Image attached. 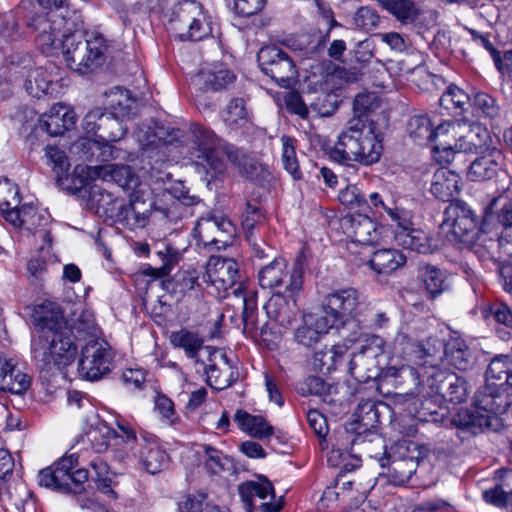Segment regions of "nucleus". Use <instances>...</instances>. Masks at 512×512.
<instances>
[{"label": "nucleus", "mask_w": 512, "mask_h": 512, "mask_svg": "<svg viewBox=\"0 0 512 512\" xmlns=\"http://www.w3.org/2000/svg\"><path fill=\"white\" fill-rule=\"evenodd\" d=\"M32 317L37 331L31 340V354L37 367L49 371L53 367L70 365L75 359L77 345L67 335V321L61 307L44 302L35 308Z\"/></svg>", "instance_id": "obj_1"}, {"label": "nucleus", "mask_w": 512, "mask_h": 512, "mask_svg": "<svg viewBox=\"0 0 512 512\" xmlns=\"http://www.w3.org/2000/svg\"><path fill=\"white\" fill-rule=\"evenodd\" d=\"M62 20L52 21L47 15H39L32 20V26L38 32L35 41L44 54H53L62 49L67 65L79 74H86L104 61L108 46L100 34H91L82 40L80 34L71 33L59 39V27Z\"/></svg>", "instance_id": "obj_2"}, {"label": "nucleus", "mask_w": 512, "mask_h": 512, "mask_svg": "<svg viewBox=\"0 0 512 512\" xmlns=\"http://www.w3.org/2000/svg\"><path fill=\"white\" fill-rule=\"evenodd\" d=\"M189 141L190 154L196 159V164L204 170L208 182L218 179L225 173L223 155H226L239 173L246 178L255 179L262 170L261 165L253 157L224 142L213 130L205 126L192 124L189 129Z\"/></svg>", "instance_id": "obj_3"}, {"label": "nucleus", "mask_w": 512, "mask_h": 512, "mask_svg": "<svg viewBox=\"0 0 512 512\" xmlns=\"http://www.w3.org/2000/svg\"><path fill=\"white\" fill-rule=\"evenodd\" d=\"M381 139L375 132V124L361 117H352L330 150V158L345 165L348 173L355 171L352 161L364 165L376 163L382 154Z\"/></svg>", "instance_id": "obj_4"}, {"label": "nucleus", "mask_w": 512, "mask_h": 512, "mask_svg": "<svg viewBox=\"0 0 512 512\" xmlns=\"http://www.w3.org/2000/svg\"><path fill=\"white\" fill-rule=\"evenodd\" d=\"M507 402L497 383H486L477 390L472 409H460L453 417L452 424L458 429L459 437L477 435L485 431H497L502 427L499 414L505 412Z\"/></svg>", "instance_id": "obj_5"}, {"label": "nucleus", "mask_w": 512, "mask_h": 512, "mask_svg": "<svg viewBox=\"0 0 512 512\" xmlns=\"http://www.w3.org/2000/svg\"><path fill=\"white\" fill-rule=\"evenodd\" d=\"M19 190L16 184L8 179L0 180V210L4 218L15 227H26L34 230V235L50 245V231L45 228L48 218L38 213L33 206L19 207Z\"/></svg>", "instance_id": "obj_6"}, {"label": "nucleus", "mask_w": 512, "mask_h": 512, "mask_svg": "<svg viewBox=\"0 0 512 512\" xmlns=\"http://www.w3.org/2000/svg\"><path fill=\"white\" fill-rule=\"evenodd\" d=\"M170 15L169 29L180 40L200 41L212 33L209 17L194 0L179 2Z\"/></svg>", "instance_id": "obj_7"}, {"label": "nucleus", "mask_w": 512, "mask_h": 512, "mask_svg": "<svg viewBox=\"0 0 512 512\" xmlns=\"http://www.w3.org/2000/svg\"><path fill=\"white\" fill-rule=\"evenodd\" d=\"M380 413L376 403L372 400H362L357 405L353 420L345 426V433L351 437L352 446H361L363 453L372 452V446L384 449V441L377 435L375 429L379 424Z\"/></svg>", "instance_id": "obj_8"}, {"label": "nucleus", "mask_w": 512, "mask_h": 512, "mask_svg": "<svg viewBox=\"0 0 512 512\" xmlns=\"http://www.w3.org/2000/svg\"><path fill=\"white\" fill-rule=\"evenodd\" d=\"M77 465L78 457L75 454L65 455L52 466L41 470L38 482L59 492L81 493L89 476L86 469H76Z\"/></svg>", "instance_id": "obj_9"}, {"label": "nucleus", "mask_w": 512, "mask_h": 512, "mask_svg": "<svg viewBox=\"0 0 512 512\" xmlns=\"http://www.w3.org/2000/svg\"><path fill=\"white\" fill-rule=\"evenodd\" d=\"M325 316L333 323V327H343L351 320L362 322V313L367 305L361 300L360 293L351 287L337 289L329 293L324 300Z\"/></svg>", "instance_id": "obj_10"}, {"label": "nucleus", "mask_w": 512, "mask_h": 512, "mask_svg": "<svg viewBox=\"0 0 512 512\" xmlns=\"http://www.w3.org/2000/svg\"><path fill=\"white\" fill-rule=\"evenodd\" d=\"M257 61L261 70L283 88H289L297 78L294 60L275 45L262 47L257 54Z\"/></svg>", "instance_id": "obj_11"}, {"label": "nucleus", "mask_w": 512, "mask_h": 512, "mask_svg": "<svg viewBox=\"0 0 512 512\" xmlns=\"http://www.w3.org/2000/svg\"><path fill=\"white\" fill-rule=\"evenodd\" d=\"M114 359L112 348L103 339L88 340L82 348L78 372L86 380L96 381L108 374Z\"/></svg>", "instance_id": "obj_12"}, {"label": "nucleus", "mask_w": 512, "mask_h": 512, "mask_svg": "<svg viewBox=\"0 0 512 512\" xmlns=\"http://www.w3.org/2000/svg\"><path fill=\"white\" fill-rule=\"evenodd\" d=\"M124 119L105 109L96 107L87 112L82 120L86 134L96 136V141L117 142L127 133Z\"/></svg>", "instance_id": "obj_13"}, {"label": "nucleus", "mask_w": 512, "mask_h": 512, "mask_svg": "<svg viewBox=\"0 0 512 512\" xmlns=\"http://www.w3.org/2000/svg\"><path fill=\"white\" fill-rule=\"evenodd\" d=\"M153 207L166 217L171 214L170 208L158 206L148 196L145 197L144 191L131 193L129 203L119 208L116 221L129 230L144 228L148 224Z\"/></svg>", "instance_id": "obj_14"}, {"label": "nucleus", "mask_w": 512, "mask_h": 512, "mask_svg": "<svg viewBox=\"0 0 512 512\" xmlns=\"http://www.w3.org/2000/svg\"><path fill=\"white\" fill-rule=\"evenodd\" d=\"M239 267L232 258L211 256L202 275L203 282L215 288L219 297H225L229 289L238 286Z\"/></svg>", "instance_id": "obj_15"}, {"label": "nucleus", "mask_w": 512, "mask_h": 512, "mask_svg": "<svg viewBox=\"0 0 512 512\" xmlns=\"http://www.w3.org/2000/svg\"><path fill=\"white\" fill-rule=\"evenodd\" d=\"M382 339L373 337L371 344L363 345L349 361V374L360 383L379 376L378 357L382 354Z\"/></svg>", "instance_id": "obj_16"}, {"label": "nucleus", "mask_w": 512, "mask_h": 512, "mask_svg": "<svg viewBox=\"0 0 512 512\" xmlns=\"http://www.w3.org/2000/svg\"><path fill=\"white\" fill-rule=\"evenodd\" d=\"M234 234V226L231 221L221 216L201 217L193 230V236L197 241V245L203 247L218 244L226 246L229 244Z\"/></svg>", "instance_id": "obj_17"}, {"label": "nucleus", "mask_w": 512, "mask_h": 512, "mask_svg": "<svg viewBox=\"0 0 512 512\" xmlns=\"http://www.w3.org/2000/svg\"><path fill=\"white\" fill-rule=\"evenodd\" d=\"M428 395L437 394L445 400L459 404L468 397V385L464 378L453 372L433 370L427 377Z\"/></svg>", "instance_id": "obj_18"}, {"label": "nucleus", "mask_w": 512, "mask_h": 512, "mask_svg": "<svg viewBox=\"0 0 512 512\" xmlns=\"http://www.w3.org/2000/svg\"><path fill=\"white\" fill-rule=\"evenodd\" d=\"M92 179H102L107 182H114L123 190L131 193L140 192L137 188L140 186L139 178L134 174L131 167L127 165L107 164L94 167H83L77 165L74 173L83 174Z\"/></svg>", "instance_id": "obj_19"}, {"label": "nucleus", "mask_w": 512, "mask_h": 512, "mask_svg": "<svg viewBox=\"0 0 512 512\" xmlns=\"http://www.w3.org/2000/svg\"><path fill=\"white\" fill-rule=\"evenodd\" d=\"M496 220L499 231H496L497 241L512 242V196L501 194L490 202L482 221L481 230H490V224Z\"/></svg>", "instance_id": "obj_20"}, {"label": "nucleus", "mask_w": 512, "mask_h": 512, "mask_svg": "<svg viewBox=\"0 0 512 512\" xmlns=\"http://www.w3.org/2000/svg\"><path fill=\"white\" fill-rule=\"evenodd\" d=\"M392 347L395 354L420 364L425 358L436 357L442 350L443 342L437 337H429L425 342H415L401 329L396 334Z\"/></svg>", "instance_id": "obj_21"}, {"label": "nucleus", "mask_w": 512, "mask_h": 512, "mask_svg": "<svg viewBox=\"0 0 512 512\" xmlns=\"http://www.w3.org/2000/svg\"><path fill=\"white\" fill-rule=\"evenodd\" d=\"M238 490L249 511L254 507L256 497L263 501L260 505L262 512H279L282 508L280 501H272L275 498L274 487L267 478H259L258 481H246L240 484Z\"/></svg>", "instance_id": "obj_22"}, {"label": "nucleus", "mask_w": 512, "mask_h": 512, "mask_svg": "<svg viewBox=\"0 0 512 512\" xmlns=\"http://www.w3.org/2000/svg\"><path fill=\"white\" fill-rule=\"evenodd\" d=\"M465 126L454 143V153H482L491 149L493 142L489 130L479 123H461Z\"/></svg>", "instance_id": "obj_23"}, {"label": "nucleus", "mask_w": 512, "mask_h": 512, "mask_svg": "<svg viewBox=\"0 0 512 512\" xmlns=\"http://www.w3.org/2000/svg\"><path fill=\"white\" fill-rule=\"evenodd\" d=\"M343 226L352 241L361 245H374L381 236L378 224L364 214L344 217Z\"/></svg>", "instance_id": "obj_24"}, {"label": "nucleus", "mask_w": 512, "mask_h": 512, "mask_svg": "<svg viewBox=\"0 0 512 512\" xmlns=\"http://www.w3.org/2000/svg\"><path fill=\"white\" fill-rule=\"evenodd\" d=\"M200 364L207 375V383L216 390H223L236 380L226 355L218 350L210 353L207 364L204 362Z\"/></svg>", "instance_id": "obj_25"}, {"label": "nucleus", "mask_w": 512, "mask_h": 512, "mask_svg": "<svg viewBox=\"0 0 512 512\" xmlns=\"http://www.w3.org/2000/svg\"><path fill=\"white\" fill-rule=\"evenodd\" d=\"M331 328H334L333 323L328 317L304 314L302 324L295 330L294 339L299 345L310 348L320 342Z\"/></svg>", "instance_id": "obj_26"}, {"label": "nucleus", "mask_w": 512, "mask_h": 512, "mask_svg": "<svg viewBox=\"0 0 512 512\" xmlns=\"http://www.w3.org/2000/svg\"><path fill=\"white\" fill-rule=\"evenodd\" d=\"M480 154L469 166L468 177L472 181L492 179L504 166L505 157L500 149L492 147Z\"/></svg>", "instance_id": "obj_27"}, {"label": "nucleus", "mask_w": 512, "mask_h": 512, "mask_svg": "<svg viewBox=\"0 0 512 512\" xmlns=\"http://www.w3.org/2000/svg\"><path fill=\"white\" fill-rule=\"evenodd\" d=\"M383 9L402 25H413L422 15H437L434 10L423 9L415 0H376Z\"/></svg>", "instance_id": "obj_28"}, {"label": "nucleus", "mask_w": 512, "mask_h": 512, "mask_svg": "<svg viewBox=\"0 0 512 512\" xmlns=\"http://www.w3.org/2000/svg\"><path fill=\"white\" fill-rule=\"evenodd\" d=\"M267 317L279 326L287 328L298 313L297 299L272 294L264 306Z\"/></svg>", "instance_id": "obj_29"}, {"label": "nucleus", "mask_w": 512, "mask_h": 512, "mask_svg": "<svg viewBox=\"0 0 512 512\" xmlns=\"http://www.w3.org/2000/svg\"><path fill=\"white\" fill-rule=\"evenodd\" d=\"M30 377L12 359L0 358V390L22 394L30 387Z\"/></svg>", "instance_id": "obj_30"}, {"label": "nucleus", "mask_w": 512, "mask_h": 512, "mask_svg": "<svg viewBox=\"0 0 512 512\" xmlns=\"http://www.w3.org/2000/svg\"><path fill=\"white\" fill-rule=\"evenodd\" d=\"M444 356L447 362L461 371L470 370L477 361L475 351L459 337H451L443 343Z\"/></svg>", "instance_id": "obj_31"}, {"label": "nucleus", "mask_w": 512, "mask_h": 512, "mask_svg": "<svg viewBox=\"0 0 512 512\" xmlns=\"http://www.w3.org/2000/svg\"><path fill=\"white\" fill-rule=\"evenodd\" d=\"M138 460L148 473L156 474L167 465L168 455L154 435L145 434L142 435V449L139 451Z\"/></svg>", "instance_id": "obj_32"}, {"label": "nucleus", "mask_w": 512, "mask_h": 512, "mask_svg": "<svg viewBox=\"0 0 512 512\" xmlns=\"http://www.w3.org/2000/svg\"><path fill=\"white\" fill-rule=\"evenodd\" d=\"M76 122L75 113L68 107L58 103L41 117L43 129L51 136H58L70 130Z\"/></svg>", "instance_id": "obj_33"}, {"label": "nucleus", "mask_w": 512, "mask_h": 512, "mask_svg": "<svg viewBox=\"0 0 512 512\" xmlns=\"http://www.w3.org/2000/svg\"><path fill=\"white\" fill-rule=\"evenodd\" d=\"M381 450V453L372 454V452H370L366 454L371 458L377 459L382 468L387 467L385 475L388 477L390 483L394 485H403L408 482L415 472V465L413 461L408 459H397L390 462V458L386 456L385 448Z\"/></svg>", "instance_id": "obj_34"}, {"label": "nucleus", "mask_w": 512, "mask_h": 512, "mask_svg": "<svg viewBox=\"0 0 512 512\" xmlns=\"http://www.w3.org/2000/svg\"><path fill=\"white\" fill-rule=\"evenodd\" d=\"M465 126L459 121H445L437 127H433V138L435 142L434 150L437 153H444V160L449 162L450 157L454 155V143Z\"/></svg>", "instance_id": "obj_35"}, {"label": "nucleus", "mask_w": 512, "mask_h": 512, "mask_svg": "<svg viewBox=\"0 0 512 512\" xmlns=\"http://www.w3.org/2000/svg\"><path fill=\"white\" fill-rule=\"evenodd\" d=\"M99 327L97 326L92 311L80 309L73 312L67 321V335L74 340L98 339Z\"/></svg>", "instance_id": "obj_36"}, {"label": "nucleus", "mask_w": 512, "mask_h": 512, "mask_svg": "<svg viewBox=\"0 0 512 512\" xmlns=\"http://www.w3.org/2000/svg\"><path fill=\"white\" fill-rule=\"evenodd\" d=\"M234 421L242 431L253 438L270 441L275 436V428L260 415H251L244 410H237Z\"/></svg>", "instance_id": "obj_37"}, {"label": "nucleus", "mask_w": 512, "mask_h": 512, "mask_svg": "<svg viewBox=\"0 0 512 512\" xmlns=\"http://www.w3.org/2000/svg\"><path fill=\"white\" fill-rule=\"evenodd\" d=\"M395 241L404 249L427 254L432 252V244L428 235L420 230L412 228V221L405 227L397 226L395 229Z\"/></svg>", "instance_id": "obj_38"}, {"label": "nucleus", "mask_w": 512, "mask_h": 512, "mask_svg": "<svg viewBox=\"0 0 512 512\" xmlns=\"http://www.w3.org/2000/svg\"><path fill=\"white\" fill-rule=\"evenodd\" d=\"M368 208L374 209L375 212L386 213L393 225L403 226L409 224V218H412L410 211L396 206L392 199L379 192H373L368 197Z\"/></svg>", "instance_id": "obj_39"}, {"label": "nucleus", "mask_w": 512, "mask_h": 512, "mask_svg": "<svg viewBox=\"0 0 512 512\" xmlns=\"http://www.w3.org/2000/svg\"><path fill=\"white\" fill-rule=\"evenodd\" d=\"M460 177L453 171L438 169L431 183V193L443 202H451L459 193Z\"/></svg>", "instance_id": "obj_40"}, {"label": "nucleus", "mask_w": 512, "mask_h": 512, "mask_svg": "<svg viewBox=\"0 0 512 512\" xmlns=\"http://www.w3.org/2000/svg\"><path fill=\"white\" fill-rule=\"evenodd\" d=\"M303 284L304 269L301 260L297 259L293 266L286 270L272 294H280L281 296L298 300Z\"/></svg>", "instance_id": "obj_41"}, {"label": "nucleus", "mask_w": 512, "mask_h": 512, "mask_svg": "<svg viewBox=\"0 0 512 512\" xmlns=\"http://www.w3.org/2000/svg\"><path fill=\"white\" fill-rule=\"evenodd\" d=\"M117 427L120 434L115 445L121 448L116 450L115 457L120 461L130 458L138 459L139 451L142 449V436L137 438L134 429L128 424L118 422Z\"/></svg>", "instance_id": "obj_42"}, {"label": "nucleus", "mask_w": 512, "mask_h": 512, "mask_svg": "<svg viewBox=\"0 0 512 512\" xmlns=\"http://www.w3.org/2000/svg\"><path fill=\"white\" fill-rule=\"evenodd\" d=\"M169 340L174 348L182 349L187 358L195 360L196 364L200 363L198 354L204 346V340L197 332L181 328L171 332Z\"/></svg>", "instance_id": "obj_43"}, {"label": "nucleus", "mask_w": 512, "mask_h": 512, "mask_svg": "<svg viewBox=\"0 0 512 512\" xmlns=\"http://www.w3.org/2000/svg\"><path fill=\"white\" fill-rule=\"evenodd\" d=\"M106 104L115 115L122 119H129L134 114L135 99L130 92L120 86L113 87L104 92Z\"/></svg>", "instance_id": "obj_44"}, {"label": "nucleus", "mask_w": 512, "mask_h": 512, "mask_svg": "<svg viewBox=\"0 0 512 512\" xmlns=\"http://www.w3.org/2000/svg\"><path fill=\"white\" fill-rule=\"evenodd\" d=\"M406 257L396 249L375 251L369 261L371 268L378 274H389L404 265Z\"/></svg>", "instance_id": "obj_45"}, {"label": "nucleus", "mask_w": 512, "mask_h": 512, "mask_svg": "<svg viewBox=\"0 0 512 512\" xmlns=\"http://www.w3.org/2000/svg\"><path fill=\"white\" fill-rule=\"evenodd\" d=\"M346 352L347 347L344 345L325 347L314 353L311 362L312 367L321 373H330L336 369L337 364L343 359Z\"/></svg>", "instance_id": "obj_46"}, {"label": "nucleus", "mask_w": 512, "mask_h": 512, "mask_svg": "<svg viewBox=\"0 0 512 512\" xmlns=\"http://www.w3.org/2000/svg\"><path fill=\"white\" fill-rule=\"evenodd\" d=\"M163 129L157 131H142L137 132V139L142 145L143 149L148 150L150 147L160 148L161 146H179L181 145V131L173 130L166 133Z\"/></svg>", "instance_id": "obj_47"}, {"label": "nucleus", "mask_w": 512, "mask_h": 512, "mask_svg": "<svg viewBox=\"0 0 512 512\" xmlns=\"http://www.w3.org/2000/svg\"><path fill=\"white\" fill-rule=\"evenodd\" d=\"M287 269V263L283 258L274 257L270 263L262 266L258 271L260 287L272 293Z\"/></svg>", "instance_id": "obj_48"}, {"label": "nucleus", "mask_w": 512, "mask_h": 512, "mask_svg": "<svg viewBox=\"0 0 512 512\" xmlns=\"http://www.w3.org/2000/svg\"><path fill=\"white\" fill-rule=\"evenodd\" d=\"M51 83L50 73L42 67H36L28 71L23 85L29 95L40 98L47 94Z\"/></svg>", "instance_id": "obj_49"}, {"label": "nucleus", "mask_w": 512, "mask_h": 512, "mask_svg": "<svg viewBox=\"0 0 512 512\" xmlns=\"http://www.w3.org/2000/svg\"><path fill=\"white\" fill-rule=\"evenodd\" d=\"M421 278L427 293L433 298L449 288L445 273L435 266L423 267Z\"/></svg>", "instance_id": "obj_50"}, {"label": "nucleus", "mask_w": 512, "mask_h": 512, "mask_svg": "<svg viewBox=\"0 0 512 512\" xmlns=\"http://www.w3.org/2000/svg\"><path fill=\"white\" fill-rule=\"evenodd\" d=\"M409 136L419 145L433 138V123L427 115H413L407 124Z\"/></svg>", "instance_id": "obj_51"}, {"label": "nucleus", "mask_w": 512, "mask_h": 512, "mask_svg": "<svg viewBox=\"0 0 512 512\" xmlns=\"http://www.w3.org/2000/svg\"><path fill=\"white\" fill-rule=\"evenodd\" d=\"M199 78L203 81L206 90L219 91L228 88L234 82L235 75L232 71L221 67L219 69L201 71Z\"/></svg>", "instance_id": "obj_52"}, {"label": "nucleus", "mask_w": 512, "mask_h": 512, "mask_svg": "<svg viewBox=\"0 0 512 512\" xmlns=\"http://www.w3.org/2000/svg\"><path fill=\"white\" fill-rule=\"evenodd\" d=\"M223 120L230 129L244 127L249 121L245 101L242 98L231 99L224 110Z\"/></svg>", "instance_id": "obj_53"}, {"label": "nucleus", "mask_w": 512, "mask_h": 512, "mask_svg": "<svg viewBox=\"0 0 512 512\" xmlns=\"http://www.w3.org/2000/svg\"><path fill=\"white\" fill-rule=\"evenodd\" d=\"M44 157L46 164L51 167L58 181L68 177L70 163L66 153L57 146L47 145Z\"/></svg>", "instance_id": "obj_54"}, {"label": "nucleus", "mask_w": 512, "mask_h": 512, "mask_svg": "<svg viewBox=\"0 0 512 512\" xmlns=\"http://www.w3.org/2000/svg\"><path fill=\"white\" fill-rule=\"evenodd\" d=\"M482 314L485 319L493 320L510 329L512 333V308L502 301H494L482 308Z\"/></svg>", "instance_id": "obj_55"}, {"label": "nucleus", "mask_w": 512, "mask_h": 512, "mask_svg": "<svg viewBox=\"0 0 512 512\" xmlns=\"http://www.w3.org/2000/svg\"><path fill=\"white\" fill-rule=\"evenodd\" d=\"M443 227L446 228L455 239L461 242H467L472 239L477 228V222L472 213L466 217L462 216L457 222H443Z\"/></svg>", "instance_id": "obj_56"}, {"label": "nucleus", "mask_w": 512, "mask_h": 512, "mask_svg": "<svg viewBox=\"0 0 512 512\" xmlns=\"http://www.w3.org/2000/svg\"><path fill=\"white\" fill-rule=\"evenodd\" d=\"M93 449L97 453H102L108 449L112 439H118L119 434L106 423H98L88 433Z\"/></svg>", "instance_id": "obj_57"}, {"label": "nucleus", "mask_w": 512, "mask_h": 512, "mask_svg": "<svg viewBox=\"0 0 512 512\" xmlns=\"http://www.w3.org/2000/svg\"><path fill=\"white\" fill-rule=\"evenodd\" d=\"M474 114L479 118L495 119L500 114L496 100L486 93H477L473 100Z\"/></svg>", "instance_id": "obj_58"}, {"label": "nucleus", "mask_w": 512, "mask_h": 512, "mask_svg": "<svg viewBox=\"0 0 512 512\" xmlns=\"http://www.w3.org/2000/svg\"><path fill=\"white\" fill-rule=\"evenodd\" d=\"M112 142H106V141H94L93 143L88 139H81L78 142H76L73 145L74 149L77 150H83L84 157L86 160H89V155H87L86 149L90 150L91 146L94 145L97 150L100 151V156L103 161H110L112 159L119 158L120 150L115 148L112 144Z\"/></svg>", "instance_id": "obj_59"}, {"label": "nucleus", "mask_w": 512, "mask_h": 512, "mask_svg": "<svg viewBox=\"0 0 512 512\" xmlns=\"http://www.w3.org/2000/svg\"><path fill=\"white\" fill-rule=\"evenodd\" d=\"M338 199L342 205L351 210L363 211L368 207L366 197L355 185H347L344 189L340 190Z\"/></svg>", "instance_id": "obj_60"}, {"label": "nucleus", "mask_w": 512, "mask_h": 512, "mask_svg": "<svg viewBox=\"0 0 512 512\" xmlns=\"http://www.w3.org/2000/svg\"><path fill=\"white\" fill-rule=\"evenodd\" d=\"M281 141L283 166L286 171L293 176L294 179H300L302 175L296 158L293 140L287 136H283Z\"/></svg>", "instance_id": "obj_61"}, {"label": "nucleus", "mask_w": 512, "mask_h": 512, "mask_svg": "<svg viewBox=\"0 0 512 512\" xmlns=\"http://www.w3.org/2000/svg\"><path fill=\"white\" fill-rule=\"evenodd\" d=\"M55 263V257L49 248H41L39 254L31 258L27 264L28 272L35 278H41L47 272L48 266Z\"/></svg>", "instance_id": "obj_62"}, {"label": "nucleus", "mask_w": 512, "mask_h": 512, "mask_svg": "<svg viewBox=\"0 0 512 512\" xmlns=\"http://www.w3.org/2000/svg\"><path fill=\"white\" fill-rule=\"evenodd\" d=\"M380 106V101L374 93H360L353 103L354 117H361L367 122V114Z\"/></svg>", "instance_id": "obj_63"}, {"label": "nucleus", "mask_w": 512, "mask_h": 512, "mask_svg": "<svg viewBox=\"0 0 512 512\" xmlns=\"http://www.w3.org/2000/svg\"><path fill=\"white\" fill-rule=\"evenodd\" d=\"M510 369L511 366L507 356L494 357L486 370V383H493V380L501 383Z\"/></svg>", "instance_id": "obj_64"}]
</instances>
